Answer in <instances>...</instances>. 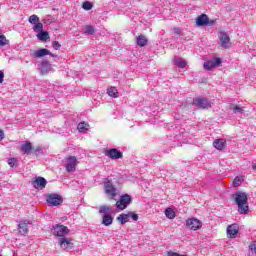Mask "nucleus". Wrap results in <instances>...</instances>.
<instances>
[{
	"instance_id": "nucleus-1",
	"label": "nucleus",
	"mask_w": 256,
	"mask_h": 256,
	"mask_svg": "<svg viewBox=\"0 0 256 256\" xmlns=\"http://www.w3.org/2000/svg\"><path fill=\"white\" fill-rule=\"evenodd\" d=\"M234 202L238 205V211L241 215H247L249 213V202L247 194L238 191L234 194Z\"/></svg>"
},
{
	"instance_id": "nucleus-2",
	"label": "nucleus",
	"mask_w": 256,
	"mask_h": 256,
	"mask_svg": "<svg viewBox=\"0 0 256 256\" xmlns=\"http://www.w3.org/2000/svg\"><path fill=\"white\" fill-rule=\"evenodd\" d=\"M104 191L110 199H115V197H117V188L108 178L104 180Z\"/></svg>"
},
{
	"instance_id": "nucleus-3",
	"label": "nucleus",
	"mask_w": 256,
	"mask_h": 256,
	"mask_svg": "<svg viewBox=\"0 0 256 256\" xmlns=\"http://www.w3.org/2000/svg\"><path fill=\"white\" fill-rule=\"evenodd\" d=\"M54 235L56 237H60V239L67 237L69 233H71V230L67 226L56 224V226H53Z\"/></svg>"
},
{
	"instance_id": "nucleus-4",
	"label": "nucleus",
	"mask_w": 256,
	"mask_h": 256,
	"mask_svg": "<svg viewBox=\"0 0 256 256\" xmlns=\"http://www.w3.org/2000/svg\"><path fill=\"white\" fill-rule=\"evenodd\" d=\"M215 23H217V20H210L207 14H202L196 18V25H198V27H205V25H215Z\"/></svg>"
},
{
	"instance_id": "nucleus-5",
	"label": "nucleus",
	"mask_w": 256,
	"mask_h": 256,
	"mask_svg": "<svg viewBox=\"0 0 256 256\" xmlns=\"http://www.w3.org/2000/svg\"><path fill=\"white\" fill-rule=\"evenodd\" d=\"M127 205H131V196L129 194H124L116 202V207L120 211H124V209H127Z\"/></svg>"
},
{
	"instance_id": "nucleus-6",
	"label": "nucleus",
	"mask_w": 256,
	"mask_h": 256,
	"mask_svg": "<svg viewBox=\"0 0 256 256\" xmlns=\"http://www.w3.org/2000/svg\"><path fill=\"white\" fill-rule=\"evenodd\" d=\"M192 105H195L199 109H209L211 102L207 98L200 96L193 99Z\"/></svg>"
},
{
	"instance_id": "nucleus-7",
	"label": "nucleus",
	"mask_w": 256,
	"mask_h": 256,
	"mask_svg": "<svg viewBox=\"0 0 256 256\" xmlns=\"http://www.w3.org/2000/svg\"><path fill=\"white\" fill-rule=\"evenodd\" d=\"M79 162L77 161V157L75 156H69L66 158V171L68 173H74V171L77 169V164Z\"/></svg>"
},
{
	"instance_id": "nucleus-8",
	"label": "nucleus",
	"mask_w": 256,
	"mask_h": 256,
	"mask_svg": "<svg viewBox=\"0 0 256 256\" xmlns=\"http://www.w3.org/2000/svg\"><path fill=\"white\" fill-rule=\"evenodd\" d=\"M104 155L112 160L123 159V152L119 151L117 148L105 150Z\"/></svg>"
},
{
	"instance_id": "nucleus-9",
	"label": "nucleus",
	"mask_w": 256,
	"mask_h": 256,
	"mask_svg": "<svg viewBox=\"0 0 256 256\" xmlns=\"http://www.w3.org/2000/svg\"><path fill=\"white\" fill-rule=\"evenodd\" d=\"M47 203L52 205V207H59L63 203V198L59 194H49L46 199Z\"/></svg>"
},
{
	"instance_id": "nucleus-10",
	"label": "nucleus",
	"mask_w": 256,
	"mask_h": 256,
	"mask_svg": "<svg viewBox=\"0 0 256 256\" xmlns=\"http://www.w3.org/2000/svg\"><path fill=\"white\" fill-rule=\"evenodd\" d=\"M186 227H189L191 231H197L203 227V223L197 218H189L186 220Z\"/></svg>"
},
{
	"instance_id": "nucleus-11",
	"label": "nucleus",
	"mask_w": 256,
	"mask_h": 256,
	"mask_svg": "<svg viewBox=\"0 0 256 256\" xmlns=\"http://www.w3.org/2000/svg\"><path fill=\"white\" fill-rule=\"evenodd\" d=\"M73 238H67L64 236V238H59L58 245H60L61 249L64 251L67 249H73Z\"/></svg>"
},
{
	"instance_id": "nucleus-12",
	"label": "nucleus",
	"mask_w": 256,
	"mask_h": 256,
	"mask_svg": "<svg viewBox=\"0 0 256 256\" xmlns=\"http://www.w3.org/2000/svg\"><path fill=\"white\" fill-rule=\"evenodd\" d=\"M29 23L35 24L33 31H43V23L39 22V16L33 14L28 19Z\"/></svg>"
},
{
	"instance_id": "nucleus-13",
	"label": "nucleus",
	"mask_w": 256,
	"mask_h": 256,
	"mask_svg": "<svg viewBox=\"0 0 256 256\" xmlns=\"http://www.w3.org/2000/svg\"><path fill=\"white\" fill-rule=\"evenodd\" d=\"M219 65H221V58H215L214 60L204 62V69L206 71H212V69L219 67Z\"/></svg>"
},
{
	"instance_id": "nucleus-14",
	"label": "nucleus",
	"mask_w": 256,
	"mask_h": 256,
	"mask_svg": "<svg viewBox=\"0 0 256 256\" xmlns=\"http://www.w3.org/2000/svg\"><path fill=\"white\" fill-rule=\"evenodd\" d=\"M32 55L34 59H39L41 57H45L46 55H50V57H55V54L51 53V51L47 50V48L35 50Z\"/></svg>"
},
{
	"instance_id": "nucleus-15",
	"label": "nucleus",
	"mask_w": 256,
	"mask_h": 256,
	"mask_svg": "<svg viewBox=\"0 0 256 256\" xmlns=\"http://www.w3.org/2000/svg\"><path fill=\"white\" fill-rule=\"evenodd\" d=\"M219 41L221 47L227 49V47H229V43H231V38L229 37V34H227V32H220Z\"/></svg>"
},
{
	"instance_id": "nucleus-16",
	"label": "nucleus",
	"mask_w": 256,
	"mask_h": 256,
	"mask_svg": "<svg viewBox=\"0 0 256 256\" xmlns=\"http://www.w3.org/2000/svg\"><path fill=\"white\" fill-rule=\"evenodd\" d=\"M18 233L23 237H27L29 233V222L28 221H21L18 224Z\"/></svg>"
},
{
	"instance_id": "nucleus-17",
	"label": "nucleus",
	"mask_w": 256,
	"mask_h": 256,
	"mask_svg": "<svg viewBox=\"0 0 256 256\" xmlns=\"http://www.w3.org/2000/svg\"><path fill=\"white\" fill-rule=\"evenodd\" d=\"M35 189H45L47 187V180L43 177H38L32 182Z\"/></svg>"
},
{
	"instance_id": "nucleus-18",
	"label": "nucleus",
	"mask_w": 256,
	"mask_h": 256,
	"mask_svg": "<svg viewBox=\"0 0 256 256\" xmlns=\"http://www.w3.org/2000/svg\"><path fill=\"white\" fill-rule=\"evenodd\" d=\"M237 233H239V226H237V224H232L227 227V236L230 239L235 238V235H237Z\"/></svg>"
},
{
	"instance_id": "nucleus-19",
	"label": "nucleus",
	"mask_w": 256,
	"mask_h": 256,
	"mask_svg": "<svg viewBox=\"0 0 256 256\" xmlns=\"http://www.w3.org/2000/svg\"><path fill=\"white\" fill-rule=\"evenodd\" d=\"M20 150L22 153H24V155H31V151H33V144H31L29 141H26L20 146Z\"/></svg>"
},
{
	"instance_id": "nucleus-20",
	"label": "nucleus",
	"mask_w": 256,
	"mask_h": 256,
	"mask_svg": "<svg viewBox=\"0 0 256 256\" xmlns=\"http://www.w3.org/2000/svg\"><path fill=\"white\" fill-rule=\"evenodd\" d=\"M225 145H227V141L225 139H216L213 142V147L218 151H223V149H225Z\"/></svg>"
},
{
	"instance_id": "nucleus-21",
	"label": "nucleus",
	"mask_w": 256,
	"mask_h": 256,
	"mask_svg": "<svg viewBox=\"0 0 256 256\" xmlns=\"http://www.w3.org/2000/svg\"><path fill=\"white\" fill-rule=\"evenodd\" d=\"M102 225H105L106 227H109V225H113V217L111 214H105L102 217Z\"/></svg>"
},
{
	"instance_id": "nucleus-22",
	"label": "nucleus",
	"mask_w": 256,
	"mask_h": 256,
	"mask_svg": "<svg viewBox=\"0 0 256 256\" xmlns=\"http://www.w3.org/2000/svg\"><path fill=\"white\" fill-rule=\"evenodd\" d=\"M147 41V37L143 34H140L136 39V43L139 47H145V45H147Z\"/></svg>"
},
{
	"instance_id": "nucleus-23",
	"label": "nucleus",
	"mask_w": 256,
	"mask_h": 256,
	"mask_svg": "<svg viewBox=\"0 0 256 256\" xmlns=\"http://www.w3.org/2000/svg\"><path fill=\"white\" fill-rule=\"evenodd\" d=\"M107 93L109 95V97H113L114 99H117V97H119V91H117L116 87H110L107 89Z\"/></svg>"
},
{
	"instance_id": "nucleus-24",
	"label": "nucleus",
	"mask_w": 256,
	"mask_h": 256,
	"mask_svg": "<svg viewBox=\"0 0 256 256\" xmlns=\"http://www.w3.org/2000/svg\"><path fill=\"white\" fill-rule=\"evenodd\" d=\"M174 63L175 65H177V67H179L180 69H185V67H187V61L181 59V58H175L174 59Z\"/></svg>"
},
{
	"instance_id": "nucleus-25",
	"label": "nucleus",
	"mask_w": 256,
	"mask_h": 256,
	"mask_svg": "<svg viewBox=\"0 0 256 256\" xmlns=\"http://www.w3.org/2000/svg\"><path fill=\"white\" fill-rule=\"evenodd\" d=\"M117 220L121 223V225H125V223H129V214H120L117 217Z\"/></svg>"
},
{
	"instance_id": "nucleus-26",
	"label": "nucleus",
	"mask_w": 256,
	"mask_h": 256,
	"mask_svg": "<svg viewBox=\"0 0 256 256\" xmlns=\"http://www.w3.org/2000/svg\"><path fill=\"white\" fill-rule=\"evenodd\" d=\"M37 38H38L40 41H47V40H49V32H47V31H41V32L37 35Z\"/></svg>"
},
{
	"instance_id": "nucleus-27",
	"label": "nucleus",
	"mask_w": 256,
	"mask_h": 256,
	"mask_svg": "<svg viewBox=\"0 0 256 256\" xmlns=\"http://www.w3.org/2000/svg\"><path fill=\"white\" fill-rule=\"evenodd\" d=\"M88 127H89L88 123L80 122L77 126V129H78L79 133H85V131H87Z\"/></svg>"
},
{
	"instance_id": "nucleus-28",
	"label": "nucleus",
	"mask_w": 256,
	"mask_h": 256,
	"mask_svg": "<svg viewBox=\"0 0 256 256\" xmlns=\"http://www.w3.org/2000/svg\"><path fill=\"white\" fill-rule=\"evenodd\" d=\"M43 73H49L51 71V64L49 61H43L42 62V70Z\"/></svg>"
},
{
	"instance_id": "nucleus-29",
	"label": "nucleus",
	"mask_w": 256,
	"mask_h": 256,
	"mask_svg": "<svg viewBox=\"0 0 256 256\" xmlns=\"http://www.w3.org/2000/svg\"><path fill=\"white\" fill-rule=\"evenodd\" d=\"M245 179L243 178V176H237L234 180H233V187H239L243 181Z\"/></svg>"
},
{
	"instance_id": "nucleus-30",
	"label": "nucleus",
	"mask_w": 256,
	"mask_h": 256,
	"mask_svg": "<svg viewBox=\"0 0 256 256\" xmlns=\"http://www.w3.org/2000/svg\"><path fill=\"white\" fill-rule=\"evenodd\" d=\"M165 215H166L167 219H173L175 217V211L171 208H167L165 210Z\"/></svg>"
},
{
	"instance_id": "nucleus-31",
	"label": "nucleus",
	"mask_w": 256,
	"mask_h": 256,
	"mask_svg": "<svg viewBox=\"0 0 256 256\" xmlns=\"http://www.w3.org/2000/svg\"><path fill=\"white\" fill-rule=\"evenodd\" d=\"M5 45H9V40L5 35L0 34V47H5Z\"/></svg>"
},
{
	"instance_id": "nucleus-32",
	"label": "nucleus",
	"mask_w": 256,
	"mask_h": 256,
	"mask_svg": "<svg viewBox=\"0 0 256 256\" xmlns=\"http://www.w3.org/2000/svg\"><path fill=\"white\" fill-rule=\"evenodd\" d=\"M82 8L84 11H91V9H93V4L89 1H86L82 4Z\"/></svg>"
},
{
	"instance_id": "nucleus-33",
	"label": "nucleus",
	"mask_w": 256,
	"mask_h": 256,
	"mask_svg": "<svg viewBox=\"0 0 256 256\" xmlns=\"http://www.w3.org/2000/svg\"><path fill=\"white\" fill-rule=\"evenodd\" d=\"M86 31H85V34L86 35H94L95 34V28L91 25H87L85 27Z\"/></svg>"
},
{
	"instance_id": "nucleus-34",
	"label": "nucleus",
	"mask_w": 256,
	"mask_h": 256,
	"mask_svg": "<svg viewBox=\"0 0 256 256\" xmlns=\"http://www.w3.org/2000/svg\"><path fill=\"white\" fill-rule=\"evenodd\" d=\"M8 165L10 167H17V159L16 158H9L8 159Z\"/></svg>"
},
{
	"instance_id": "nucleus-35",
	"label": "nucleus",
	"mask_w": 256,
	"mask_h": 256,
	"mask_svg": "<svg viewBox=\"0 0 256 256\" xmlns=\"http://www.w3.org/2000/svg\"><path fill=\"white\" fill-rule=\"evenodd\" d=\"M109 211H111V207L105 205L101 206L99 209V213H107Z\"/></svg>"
},
{
	"instance_id": "nucleus-36",
	"label": "nucleus",
	"mask_w": 256,
	"mask_h": 256,
	"mask_svg": "<svg viewBox=\"0 0 256 256\" xmlns=\"http://www.w3.org/2000/svg\"><path fill=\"white\" fill-rule=\"evenodd\" d=\"M52 47L55 49V51H59V49H61V44L58 41H54L52 43Z\"/></svg>"
},
{
	"instance_id": "nucleus-37",
	"label": "nucleus",
	"mask_w": 256,
	"mask_h": 256,
	"mask_svg": "<svg viewBox=\"0 0 256 256\" xmlns=\"http://www.w3.org/2000/svg\"><path fill=\"white\" fill-rule=\"evenodd\" d=\"M128 215L133 219V221H137L139 219V215H137L136 213L130 212L128 213Z\"/></svg>"
},
{
	"instance_id": "nucleus-38",
	"label": "nucleus",
	"mask_w": 256,
	"mask_h": 256,
	"mask_svg": "<svg viewBox=\"0 0 256 256\" xmlns=\"http://www.w3.org/2000/svg\"><path fill=\"white\" fill-rule=\"evenodd\" d=\"M233 111L234 113H243V108L242 107H239V106H234L233 107Z\"/></svg>"
},
{
	"instance_id": "nucleus-39",
	"label": "nucleus",
	"mask_w": 256,
	"mask_h": 256,
	"mask_svg": "<svg viewBox=\"0 0 256 256\" xmlns=\"http://www.w3.org/2000/svg\"><path fill=\"white\" fill-rule=\"evenodd\" d=\"M5 79V73H3V71L0 70V84L3 83Z\"/></svg>"
},
{
	"instance_id": "nucleus-40",
	"label": "nucleus",
	"mask_w": 256,
	"mask_h": 256,
	"mask_svg": "<svg viewBox=\"0 0 256 256\" xmlns=\"http://www.w3.org/2000/svg\"><path fill=\"white\" fill-rule=\"evenodd\" d=\"M173 31L175 35H181V30L179 28H174Z\"/></svg>"
},
{
	"instance_id": "nucleus-41",
	"label": "nucleus",
	"mask_w": 256,
	"mask_h": 256,
	"mask_svg": "<svg viewBox=\"0 0 256 256\" xmlns=\"http://www.w3.org/2000/svg\"><path fill=\"white\" fill-rule=\"evenodd\" d=\"M5 137V133L3 132V130H0V141H3Z\"/></svg>"
},
{
	"instance_id": "nucleus-42",
	"label": "nucleus",
	"mask_w": 256,
	"mask_h": 256,
	"mask_svg": "<svg viewBox=\"0 0 256 256\" xmlns=\"http://www.w3.org/2000/svg\"><path fill=\"white\" fill-rule=\"evenodd\" d=\"M250 249L251 251H256V244H251Z\"/></svg>"
},
{
	"instance_id": "nucleus-43",
	"label": "nucleus",
	"mask_w": 256,
	"mask_h": 256,
	"mask_svg": "<svg viewBox=\"0 0 256 256\" xmlns=\"http://www.w3.org/2000/svg\"><path fill=\"white\" fill-rule=\"evenodd\" d=\"M252 168L256 171V164H252Z\"/></svg>"
},
{
	"instance_id": "nucleus-44",
	"label": "nucleus",
	"mask_w": 256,
	"mask_h": 256,
	"mask_svg": "<svg viewBox=\"0 0 256 256\" xmlns=\"http://www.w3.org/2000/svg\"><path fill=\"white\" fill-rule=\"evenodd\" d=\"M35 151H41V147H38Z\"/></svg>"
}]
</instances>
